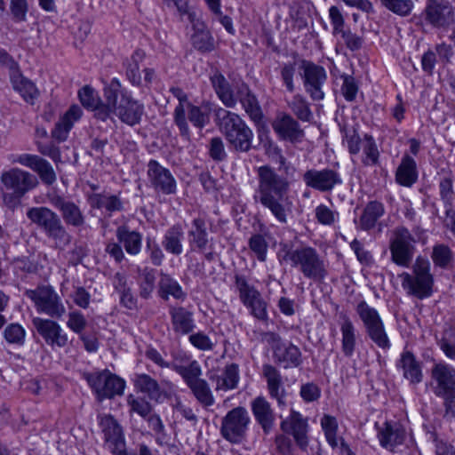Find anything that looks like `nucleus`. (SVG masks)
<instances>
[{
    "label": "nucleus",
    "mask_w": 455,
    "mask_h": 455,
    "mask_svg": "<svg viewBox=\"0 0 455 455\" xmlns=\"http://www.w3.org/2000/svg\"><path fill=\"white\" fill-rule=\"evenodd\" d=\"M258 186L253 199L267 209L276 220L287 223V216L291 212L287 193L290 183L286 178L279 175L269 165H262L257 169Z\"/></svg>",
    "instance_id": "1"
},
{
    "label": "nucleus",
    "mask_w": 455,
    "mask_h": 455,
    "mask_svg": "<svg viewBox=\"0 0 455 455\" xmlns=\"http://www.w3.org/2000/svg\"><path fill=\"white\" fill-rule=\"evenodd\" d=\"M211 82L224 106L232 108L239 101L253 122L258 123L261 120L259 104L246 84L240 83L231 86L225 76L218 72L212 76Z\"/></svg>",
    "instance_id": "2"
},
{
    "label": "nucleus",
    "mask_w": 455,
    "mask_h": 455,
    "mask_svg": "<svg viewBox=\"0 0 455 455\" xmlns=\"http://www.w3.org/2000/svg\"><path fill=\"white\" fill-rule=\"evenodd\" d=\"M105 103L97 109V118L106 121L111 115L117 116L123 122L133 125L140 122L136 102L122 88L120 82L114 78L104 88Z\"/></svg>",
    "instance_id": "3"
},
{
    "label": "nucleus",
    "mask_w": 455,
    "mask_h": 455,
    "mask_svg": "<svg viewBox=\"0 0 455 455\" xmlns=\"http://www.w3.org/2000/svg\"><path fill=\"white\" fill-rule=\"evenodd\" d=\"M397 277L407 296L422 300L433 295L435 278L431 273L430 261L427 258L418 256L411 272H402Z\"/></svg>",
    "instance_id": "4"
},
{
    "label": "nucleus",
    "mask_w": 455,
    "mask_h": 455,
    "mask_svg": "<svg viewBox=\"0 0 455 455\" xmlns=\"http://www.w3.org/2000/svg\"><path fill=\"white\" fill-rule=\"evenodd\" d=\"M283 251V260L290 261L305 278L321 282L327 277V264L315 248L305 245L291 250L284 245Z\"/></svg>",
    "instance_id": "5"
},
{
    "label": "nucleus",
    "mask_w": 455,
    "mask_h": 455,
    "mask_svg": "<svg viewBox=\"0 0 455 455\" xmlns=\"http://www.w3.org/2000/svg\"><path fill=\"white\" fill-rule=\"evenodd\" d=\"M27 217L53 242L55 248L64 250L70 244L71 235L60 215L52 209L45 206L32 207L27 211Z\"/></svg>",
    "instance_id": "6"
},
{
    "label": "nucleus",
    "mask_w": 455,
    "mask_h": 455,
    "mask_svg": "<svg viewBox=\"0 0 455 455\" xmlns=\"http://www.w3.org/2000/svg\"><path fill=\"white\" fill-rule=\"evenodd\" d=\"M220 129L229 148L241 153H246L252 148L253 132L246 123L235 113L224 108L217 111Z\"/></svg>",
    "instance_id": "7"
},
{
    "label": "nucleus",
    "mask_w": 455,
    "mask_h": 455,
    "mask_svg": "<svg viewBox=\"0 0 455 455\" xmlns=\"http://www.w3.org/2000/svg\"><path fill=\"white\" fill-rule=\"evenodd\" d=\"M418 241L407 228L398 226L394 228L389 238L392 262L398 267H409L412 263Z\"/></svg>",
    "instance_id": "8"
},
{
    "label": "nucleus",
    "mask_w": 455,
    "mask_h": 455,
    "mask_svg": "<svg viewBox=\"0 0 455 455\" xmlns=\"http://www.w3.org/2000/svg\"><path fill=\"white\" fill-rule=\"evenodd\" d=\"M251 418L244 407L238 406L229 411L221 420L220 434L231 443L245 440Z\"/></svg>",
    "instance_id": "9"
},
{
    "label": "nucleus",
    "mask_w": 455,
    "mask_h": 455,
    "mask_svg": "<svg viewBox=\"0 0 455 455\" xmlns=\"http://www.w3.org/2000/svg\"><path fill=\"white\" fill-rule=\"evenodd\" d=\"M38 313L52 318H60L66 312L61 298L51 285H40L34 290L26 291Z\"/></svg>",
    "instance_id": "10"
},
{
    "label": "nucleus",
    "mask_w": 455,
    "mask_h": 455,
    "mask_svg": "<svg viewBox=\"0 0 455 455\" xmlns=\"http://www.w3.org/2000/svg\"><path fill=\"white\" fill-rule=\"evenodd\" d=\"M235 287L241 302L251 310V314L259 320H267V304L260 292L247 277L243 275H235Z\"/></svg>",
    "instance_id": "11"
},
{
    "label": "nucleus",
    "mask_w": 455,
    "mask_h": 455,
    "mask_svg": "<svg viewBox=\"0 0 455 455\" xmlns=\"http://www.w3.org/2000/svg\"><path fill=\"white\" fill-rule=\"evenodd\" d=\"M84 378L100 401L122 395L125 387L123 379L108 371L88 373Z\"/></svg>",
    "instance_id": "12"
},
{
    "label": "nucleus",
    "mask_w": 455,
    "mask_h": 455,
    "mask_svg": "<svg viewBox=\"0 0 455 455\" xmlns=\"http://www.w3.org/2000/svg\"><path fill=\"white\" fill-rule=\"evenodd\" d=\"M300 69L306 92L312 100H323L324 99L323 86L327 80L326 70L322 66L308 60L301 61Z\"/></svg>",
    "instance_id": "13"
},
{
    "label": "nucleus",
    "mask_w": 455,
    "mask_h": 455,
    "mask_svg": "<svg viewBox=\"0 0 455 455\" xmlns=\"http://www.w3.org/2000/svg\"><path fill=\"white\" fill-rule=\"evenodd\" d=\"M50 204L60 213V219L64 225L76 228L85 225L86 217L80 206L74 201L68 199L57 192L47 194Z\"/></svg>",
    "instance_id": "14"
},
{
    "label": "nucleus",
    "mask_w": 455,
    "mask_h": 455,
    "mask_svg": "<svg viewBox=\"0 0 455 455\" xmlns=\"http://www.w3.org/2000/svg\"><path fill=\"white\" fill-rule=\"evenodd\" d=\"M434 394L443 399H455V368L445 363H435L431 369Z\"/></svg>",
    "instance_id": "15"
},
{
    "label": "nucleus",
    "mask_w": 455,
    "mask_h": 455,
    "mask_svg": "<svg viewBox=\"0 0 455 455\" xmlns=\"http://www.w3.org/2000/svg\"><path fill=\"white\" fill-rule=\"evenodd\" d=\"M1 182L7 190L13 191L18 196H24L37 187V178L22 169L12 168L1 173Z\"/></svg>",
    "instance_id": "16"
},
{
    "label": "nucleus",
    "mask_w": 455,
    "mask_h": 455,
    "mask_svg": "<svg viewBox=\"0 0 455 455\" xmlns=\"http://www.w3.org/2000/svg\"><path fill=\"white\" fill-rule=\"evenodd\" d=\"M188 243L191 251L203 253L208 261L213 260L215 254L212 251V238L209 237L204 219L198 217L193 220L188 231Z\"/></svg>",
    "instance_id": "17"
},
{
    "label": "nucleus",
    "mask_w": 455,
    "mask_h": 455,
    "mask_svg": "<svg viewBox=\"0 0 455 455\" xmlns=\"http://www.w3.org/2000/svg\"><path fill=\"white\" fill-rule=\"evenodd\" d=\"M422 16L425 22L438 28H449L455 22L454 10L448 2L429 0Z\"/></svg>",
    "instance_id": "18"
},
{
    "label": "nucleus",
    "mask_w": 455,
    "mask_h": 455,
    "mask_svg": "<svg viewBox=\"0 0 455 455\" xmlns=\"http://www.w3.org/2000/svg\"><path fill=\"white\" fill-rule=\"evenodd\" d=\"M12 164H20L36 172L43 183L51 186L57 180V175L52 164L38 155L20 154L12 156L10 158Z\"/></svg>",
    "instance_id": "19"
},
{
    "label": "nucleus",
    "mask_w": 455,
    "mask_h": 455,
    "mask_svg": "<svg viewBox=\"0 0 455 455\" xmlns=\"http://www.w3.org/2000/svg\"><path fill=\"white\" fill-rule=\"evenodd\" d=\"M303 181L307 187L320 192L331 191L342 183L340 174L332 169H309L303 174Z\"/></svg>",
    "instance_id": "20"
},
{
    "label": "nucleus",
    "mask_w": 455,
    "mask_h": 455,
    "mask_svg": "<svg viewBox=\"0 0 455 455\" xmlns=\"http://www.w3.org/2000/svg\"><path fill=\"white\" fill-rule=\"evenodd\" d=\"M32 322L36 331L52 348H61L68 345V334L57 322L40 317H35Z\"/></svg>",
    "instance_id": "21"
},
{
    "label": "nucleus",
    "mask_w": 455,
    "mask_h": 455,
    "mask_svg": "<svg viewBox=\"0 0 455 455\" xmlns=\"http://www.w3.org/2000/svg\"><path fill=\"white\" fill-rule=\"evenodd\" d=\"M99 425L104 435L105 446L114 454L121 455L124 449L122 427L109 414L100 415Z\"/></svg>",
    "instance_id": "22"
},
{
    "label": "nucleus",
    "mask_w": 455,
    "mask_h": 455,
    "mask_svg": "<svg viewBox=\"0 0 455 455\" xmlns=\"http://www.w3.org/2000/svg\"><path fill=\"white\" fill-rule=\"evenodd\" d=\"M281 429L289 435H291L297 445L306 451L308 445V424L307 419L293 410L285 419L281 422Z\"/></svg>",
    "instance_id": "23"
},
{
    "label": "nucleus",
    "mask_w": 455,
    "mask_h": 455,
    "mask_svg": "<svg viewBox=\"0 0 455 455\" xmlns=\"http://www.w3.org/2000/svg\"><path fill=\"white\" fill-rule=\"evenodd\" d=\"M148 176L156 190L165 195L176 192V181L171 172L160 165L156 161L151 160L148 164Z\"/></svg>",
    "instance_id": "24"
},
{
    "label": "nucleus",
    "mask_w": 455,
    "mask_h": 455,
    "mask_svg": "<svg viewBox=\"0 0 455 455\" xmlns=\"http://www.w3.org/2000/svg\"><path fill=\"white\" fill-rule=\"evenodd\" d=\"M262 374L267 381V387L271 398L275 399L280 409L287 406V392L283 387L280 371L271 364H264Z\"/></svg>",
    "instance_id": "25"
},
{
    "label": "nucleus",
    "mask_w": 455,
    "mask_h": 455,
    "mask_svg": "<svg viewBox=\"0 0 455 455\" xmlns=\"http://www.w3.org/2000/svg\"><path fill=\"white\" fill-rule=\"evenodd\" d=\"M378 427V439L379 444L389 451H394L395 447L403 443L406 432L404 427L395 421H386L381 427Z\"/></svg>",
    "instance_id": "26"
},
{
    "label": "nucleus",
    "mask_w": 455,
    "mask_h": 455,
    "mask_svg": "<svg viewBox=\"0 0 455 455\" xmlns=\"http://www.w3.org/2000/svg\"><path fill=\"white\" fill-rule=\"evenodd\" d=\"M272 127L282 140L292 143L301 141L304 137V131L299 123L288 114H279L273 121Z\"/></svg>",
    "instance_id": "27"
},
{
    "label": "nucleus",
    "mask_w": 455,
    "mask_h": 455,
    "mask_svg": "<svg viewBox=\"0 0 455 455\" xmlns=\"http://www.w3.org/2000/svg\"><path fill=\"white\" fill-rule=\"evenodd\" d=\"M251 409L256 422L268 434L275 424V415L270 403L266 397L259 395L251 402Z\"/></svg>",
    "instance_id": "28"
},
{
    "label": "nucleus",
    "mask_w": 455,
    "mask_h": 455,
    "mask_svg": "<svg viewBox=\"0 0 455 455\" xmlns=\"http://www.w3.org/2000/svg\"><path fill=\"white\" fill-rule=\"evenodd\" d=\"M396 368L411 384L417 385L422 381L421 363L411 351L406 350L401 354Z\"/></svg>",
    "instance_id": "29"
},
{
    "label": "nucleus",
    "mask_w": 455,
    "mask_h": 455,
    "mask_svg": "<svg viewBox=\"0 0 455 455\" xmlns=\"http://www.w3.org/2000/svg\"><path fill=\"white\" fill-rule=\"evenodd\" d=\"M82 113L79 106H71L55 124L54 129L52 131V137L60 142L65 141L74 124L82 116Z\"/></svg>",
    "instance_id": "30"
},
{
    "label": "nucleus",
    "mask_w": 455,
    "mask_h": 455,
    "mask_svg": "<svg viewBox=\"0 0 455 455\" xmlns=\"http://www.w3.org/2000/svg\"><path fill=\"white\" fill-rule=\"evenodd\" d=\"M274 357L283 368H295L301 364V352L299 348L291 344H277L274 347Z\"/></svg>",
    "instance_id": "31"
},
{
    "label": "nucleus",
    "mask_w": 455,
    "mask_h": 455,
    "mask_svg": "<svg viewBox=\"0 0 455 455\" xmlns=\"http://www.w3.org/2000/svg\"><path fill=\"white\" fill-rule=\"evenodd\" d=\"M339 319L341 350L345 356L351 357L356 346V330L353 322L346 314H340Z\"/></svg>",
    "instance_id": "32"
},
{
    "label": "nucleus",
    "mask_w": 455,
    "mask_h": 455,
    "mask_svg": "<svg viewBox=\"0 0 455 455\" xmlns=\"http://www.w3.org/2000/svg\"><path fill=\"white\" fill-rule=\"evenodd\" d=\"M171 92L179 100V104L176 106L173 113L174 123L179 127L180 135L188 138L189 136V127L186 117V108L187 103L190 102L182 89L175 87L172 88Z\"/></svg>",
    "instance_id": "33"
},
{
    "label": "nucleus",
    "mask_w": 455,
    "mask_h": 455,
    "mask_svg": "<svg viewBox=\"0 0 455 455\" xmlns=\"http://www.w3.org/2000/svg\"><path fill=\"white\" fill-rule=\"evenodd\" d=\"M170 315L174 331L182 334L191 332L196 327L193 313L182 307L170 308Z\"/></svg>",
    "instance_id": "34"
},
{
    "label": "nucleus",
    "mask_w": 455,
    "mask_h": 455,
    "mask_svg": "<svg viewBox=\"0 0 455 455\" xmlns=\"http://www.w3.org/2000/svg\"><path fill=\"white\" fill-rule=\"evenodd\" d=\"M88 203L92 208L105 210L109 214L123 209L120 198L108 193H93L88 196Z\"/></svg>",
    "instance_id": "35"
},
{
    "label": "nucleus",
    "mask_w": 455,
    "mask_h": 455,
    "mask_svg": "<svg viewBox=\"0 0 455 455\" xmlns=\"http://www.w3.org/2000/svg\"><path fill=\"white\" fill-rule=\"evenodd\" d=\"M184 229L180 224L169 228L162 242L164 248L169 253L180 255L183 251Z\"/></svg>",
    "instance_id": "36"
},
{
    "label": "nucleus",
    "mask_w": 455,
    "mask_h": 455,
    "mask_svg": "<svg viewBox=\"0 0 455 455\" xmlns=\"http://www.w3.org/2000/svg\"><path fill=\"white\" fill-rule=\"evenodd\" d=\"M417 179L415 160L409 156H403L395 172L396 182L403 187H411Z\"/></svg>",
    "instance_id": "37"
},
{
    "label": "nucleus",
    "mask_w": 455,
    "mask_h": 455,
    "mask_svg": "<svg viewBox=\"0 0 455 455\" xmlns=\"http://www.w3.org/2000/svg\"><path fill=\"white\" fill-rule=\"evenodd\" d=\"M435 341L443 355L455 361V326L446 323L442 331L435 334Z\"/></svg>",
    "instance_id": "38"
},
{
    "label": "nucleus",
    "mask_w": 455,
    "mask_h": 455,
    "mask_svg": "<svg viewBox=\"0 0 455 455\" xmlns=\"http://www.w3.org/2000/svg\"><path fill=\"white\" fill-rule=\"evenodd\" d=\"M12 87L28 103L34 104L39 92L36 85L24 77L19 71L11 74Z\"/></svg>",
    "instance_id": "39"
},
{
    "label": "nucleus",
    "mask_w": 455,
    "mask_h": 455,
    "mask_svg": "<svg viewBox=\"0 0 455 455\" xmlns=\"http://www.w3.org/2000/svg\"><path fill=\"white\" fill-rule=\"evenodd\" d=\"M385 213V207L382 203L378 201L369 202L359 220V227L363 230L373 228L378 220Z\"/></svg>",
    "instance_id": "40"
},
{
    "label": "nucleus",
    "mask_w": 455,
    "mask_h": 455,
    "mask_svg": "<svg viewBox=\"0 0 455 455\" xmlns=\"http://www.w3.org/2000/svg\"><path fill=\"white\" fill-rule=\"evenodd\" d=\"M430 258L435 267L441 269H449L455 261L452 250L445 243L434 244Z\"/></svg>",
    "instance_id": "41"
},
{
    "label": "nucleus",
    "mask_w": 455,
    "mask_h": 455,
    "mask_svg": "<svg viewBox=\"0 0 455 455\" xmlns=\"http://www.w3.org/2000/svg\"><path fill=\"white\" fill-rule=\"evenodd\" d=\"M361 162L364 166H376L379 164V150L371 135L365 134L363 138Z\"/></svg>",
    "instance_id": "42"
},
{
    "label": "nucleus",
    "mask_w": 455,
    "mask_h": 455,
    "mask_svg": "<svg viewBox=\"0 0 455 455\" xmlns=\"http://www.w3.org/2000/svg\"><path fill=\"white\" fill-rule=\"evenodd\" d=\"M172 368L182 377L188 387L203 379L201 378L203 371L200 363L196 360L190 361L188 365L173 363L172 364Z\"/></svg>",
    "instance_id": "43"
},
{
    "label": "nucleus",
    "mask_w": 455,
    "mask_h": 455,
    "mask_svg": "<svg viewBox=\"0 0 455 455\" xmlns=\"http://www.w3.org/2000/svg\"><path fill=\"white\" fill-rule=\"evenodd\" d=\"M239 381V370L235 363L228 364L225 367L221 376L216 379V390L228 391L235 389Z\"/></svg>",
    "instance_id": "44"
},
{
    "label": "nucleus",
    "mask_w": 455,
    "mask_h": 455,
    "mask_svg": "<svg viewBox=\"0 0 455 455\" xmlns=\"http://www.w3.org/2000/svg\"><path fill=\"white\" fill-rule=\"evenodd\" d=\"M116 236L130 254H138L140 251V235L135 231H130L126 227H119Z\"/></svg>",
    "instance_id": "45"
},
{
    "label": "nucleus",
    "mask_w": 455,
    "mask_h": 455,
    "mask_svg": "<svg viewBox=\"0 0 455 455\" xmlns=\"http://www.w3.org/2000/svg\"><path fill=\"white\" fill-rule=\"evenodd\" d=\"M196 401L204 407L212 406L215 399L212 391L205 379H201L188 386Z\"/></svg>",
    "instance_id": "46"
},
{
    "label": "nucleus",
    "mask_w": 455,
    "mask_h": 455,
    "mask_svg": "<svg viewBox=\"0 0 455 455\" xmlns=\"http://www.w3.org/2000/svg\"><path fill=\"white\" fill-rule=\"evenodd\" d=\"M288 106L300 121L310 122L312 120L313 113L310 109L309 103L301 94H295L291 100L288 102Z\"/></svg>",
    "instance_id": "47"
},
{
    "label": "nucleus",
    "mask_w": 455,
    "mask_h": 455,
    "mask_svg": "<svg viewBox=\"0 0 455 455\" xmlns=\"http://www.w3.org/2000/svg\"><path fill=\"white\" fill-rule=\"evenodd\" d=\"M188 119L196 128L202 129L210 122V108L208 106H195L187 103L186 113Z\"/></svg>",
    "instance_id": "48"
},
{
    "label": "nucleus",
    "mask_w": 455,
    "mask_h": 455,
    "mask_svg": "<svg viewBox=\"0 0 455 455\" xmlns=\"http://www.w3.org/2000/svg\"><path fill=\"white\" fill-rule=\"evenodd\" d=\"M355 311L363 322L365 330L383 322L379 312L374 307L369 306L364 300L357 304Z\"/></svg>",
    "instance_id": "49"
},
{
    "label": "nucleus",
    "mask_w": 455,
    "mask_h": 455,
    "mask_svg": "<svg viewBox=\"0 0 455 455\" xmlns=\"http://www.w3.org/2000/svg\"><path fill=\"white\" fill-rule=\"evenodd\" d=\"M321 427L323 430L324 436L328 444L332 449L338 448L339 437L337 436L338 422L336 418L327 414L323 415V417L321 419Z\"/></svg>",
    "instance_id": "50"
},
{
    "label": "nucleus",
    "mask_w": 455,
    "mask_h": 455,
    "mask_svg": "<svg viewBox=\"0 0 455 455\" xmlns=\"http://www.w3.org/2000/svg\"><path fill=\"white\" fill-rule=\"evenodd\" d=\"M365 331L371 341L374 342L379 348L384 350L390 348L391 343L386 332L383 322L370 327Z\"/></svg>",
    "instance_id": "51"
},
{
    "label": "nucleus",
    "mask_w": 455,
    "mask_h": 455,
    "mask_svg": "<svg viewBox=\"0 0 455 455\" xmlns=\"http://www.w3.org/2000/svg\"><path fill=\"white\" fill-rule=\"evenodd\" d=\"M160 290L163 297L166 298L171 295L176 299H185L186 293L183 291L181 286L177 281L170 278L169 276H163L160 280Z\"/></svg>",
    "instance_id": "52"
},
{
    "label": "nucleus",
    "mask_w": 455,
    "mask_h": 455,
    "mask_svg": "<svg viewBox=\"0 0 455 455\" xmlns=\"http://www.w3.org/2000/svg\"><path fill=\"white\" fill-rule=\"evenodd\" d=\"M78 96L82 105L86 108L93 110L94 116L97 118V109L100 108L102 102L96 92L92 87L85 85L79 90Z\"/></svg>",
    "instance_id": "53"
},
{
    "label": "nucleus",
    "mask_w": 455,
    "mask_h": 455,
    "mask_svg": "<svg viewBox=\"0 0 455 455\" xmlns=\"http://www.w3.org/2000/svg\"><path fill=\"white\" fill-rule=\"evenodd\" d=\"M193 46L201 52H210L214 50V39L207 30H198L192 36Z\"/></svg>",
    "instance_id": "54"
},
{
    "label": "nucleus",
    "mask_w": 455,
    "mask_h": 455,
    "mask_svg": "<svg viewBox=\"0 0 455 455\" xmlns=\"http://www.w3.org/2000/svg\"><path fill=\"white\" fill-rule=\"evenodd\" d=\"M4 338L9 344L20 347L25 344L26 331L19 323H11L4 331Z\"/></svg>",
    "instance_id": "55"
},
{
    "label": "nucleus",
    "mask_w": 455,
    "mask_h": 455,
    "mask_svg": "<svg viewBox=\"0 0 455 455\" xmlns=\"http://www.w3.org/2000/svg\"><path fill=\"white\" fill-rule=\"evenodd\" d=\"M142 61V54L135 52L129 60L126 68V76L128 80L133 84L140 86L141 84V74L140 65Z\"/></svg>",
    "instance_id": "56"
},
{
    "label": "nucleus",
    "mask_w": 455,
    "mask_h": 455,
    "mask_svg": "<svg viewBox=\"0 0 455 455\" xmlns=\"http://www.w3.org/2000/svg\"><path fill=\"white\" fill-rule=\"evenodd\" d=\"M249 248L259 261H266L268 244L262 235L256 234L251 235L249 240Z\"/></svg>",
    "instance_id": "57"
},
{
    "label": "nucleus",
    "mask_w": 455,
    "mask_h": 455,
    "mask_svg": "<svg viewBox=\"0 0 455 455\" xmlns=\"http://www.w3.org/2000/svg\"><path fill=\"white\" fill-rule=\"evenodd\" d=\"M383 4L400 16L409 15L413 8L411 0H386Z\"/></svg>",
    "instance_id": "58"
},
{
    "label": "nucleus",
    "mask_w": 455,
    "mask_h": 455,
    "mask_svg": "<svg viewBox=\"0 0 455 455\" xmlns=\"http://www.w3.org/2000/svg\"><path fill=\"white\" fill-rule=\"evenodd\" d=\"M147 396L150 401L158 403L164 395L161 391L157 382L150 377L144 374V398Z\"/></svg>",
    "instance_id": "59"
},
{
    "label": "nucleus",
    "mask_w": 455,
    "mask_h": 455,
    "mask_svg": "<svg viewBox=\"0 0 455 455\" xmlns=\"http://www.w3.org/2000/svg\"><path fill=\"white\" fill-rule=\"evenodd\" d=\"M315 218L319 223L331 226L339 219V213L324 204H320L315 208Z\"/></svg>",
    "instance_id": "60"
},
{
    "label": "nucleus",
    "mask_w": 455,
    "mask_h": 455,
    "mask_svg": "<svg viewBox=\"0 0 455 455\" xmlns=\"http://www.w3.org/2000/svg\"><path fill=\"white\" fill-rule=\"evenodd\" d=\"M12 267L14 273L21 277L37 270L36 265L26 257L15 259L12 261Z\"/></svg>",
    "instance_id": "61"
},
{
    "label": "nucleus",
    "mask_w": 455,
    "mask_h": 455,
    "mask_svg": "<svg viewBox=\"0 0 455 455\" xmlns=\"http://www.w3.org/2000/svg\"><path fill=\"white\" fill-rule=\"evenodd\" d=\"M87 321L80 311H72L68 314L67 326L75 333L82 334L86 327Z\"/></svg>",
    "instance_id": "62"
},
{
    "label": "nucleus",
    "mask_w": 455,
    "mask_h": 455,
    "mask_svg": "<svg viewBox=\"0 0 455 455\" xmlns=\"http://www.w3.org/2000/svg\"><path fill=\"white\" fill-rule=\"evenodd\" d=\"M36 145L41 155L50 157L55 164L61 162L60 148L54 142L44 144L37 141Z\"/></svg>",
    "instance_id": "63"
},
{
    "label": "nucleus",
    "mask_w": 455,
    "mask_h": 455,
    "mask_svg": "<svg viewBox=\"0 0 455 455\" xmlns=\"http://www.w3.org/2000/svg\"><path fill=\"white\" fill-rule=\"evenodd\" d=\"M190 343L199 350L210 351L214 347L210 337L203 331H198L189 336Z\"/></svg>",
    "instance_id": "64"
}]
</instances>
